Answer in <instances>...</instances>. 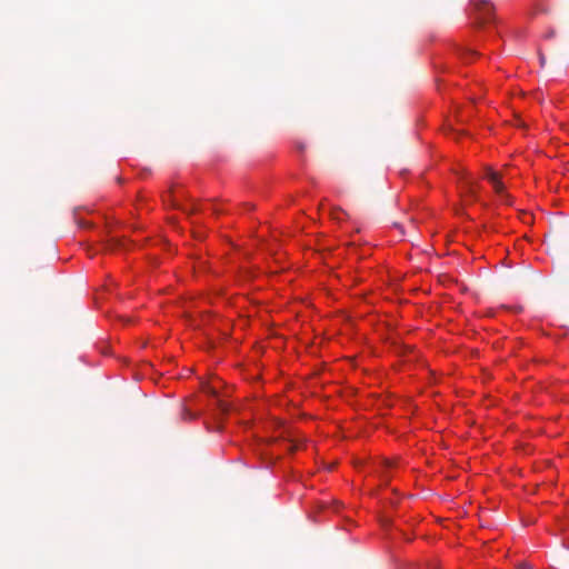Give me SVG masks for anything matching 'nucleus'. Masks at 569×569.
<instances>
[{
	"instance_id": "obj_1",
	"label": "nucleus",
	"mask_w": 569,
	"mask_h": 569,
	"mask_svg": "<svg viewBox=\"0 0 569 569\" xmlns=\"http://www.w3.org/2000/svg\"><path fill=\"white\" fill-rule=\"evenodd\" d=\"M486 178L492 183L495 191L506 201L508 202L509 194L505 192V186L501 182L500 176L498 172L487 169Z\"/></svg>"
},
{
	"instance_id": "obj_2",
	"label": "nucleus",
	"mask_w": 569,
	"mask_h": 569,
	"mask_svg": "<svg viewBox=\"0 0 569 569\" xmlns=\"http://www.w3.org/2000/svg\"><path fill=\"white\" fill-rule=\"evenodd\" d=\"M486 178L492 183L495 191L506 201L508 202L509 194L505 192V186L501 182L500 176L498 172L487 169Z\"/></svg>"
},
{
	"instance_id": "obj_3",
	"label": "nucleus",
	"mask_w": 569,
	"mask_h": 569,
	"mask_svg": "<svg viewBox=\"0 0 569 569\" xmlns=\"http://www.w3.org/2000/svg\"><path fill=\"white\" fill-rule=\"evenodd\" d=\"M476 6L481 14V17H480L481 22L482 23L488 22L490 20V10H491L490 3L487 0H482L481 4H476Z\"/></svg>"
},
{
	"instance_id": "obj_4",
	"label": "nucleus",
	"mask_w": 569,
	"mask_h": 569,
	"mask_svg": "<svg viewBox=\"0 0 569 569\" xmlns=\"http://www.w3.org/2000/svg\"><path fill=\"white\" fill-rule=\"evenodd\" d=\"M466 191L467 193L472 198L476 199L477 188L476 184L471 181H468L466 184Z\"/></svg>"
},
{
	"instance_id": "obj_5",
	"label": "nucleus",
	"mask_w": 569,
	"mask_h": 569,
	"mask_svg": "<svg viewBox=\"0 0 569 569\" xmlns=\"http://www.w3.org/2000/svg\"><path fill=\"white\" fill-rule=\"evenodd\" d=\"M171 202H172V206H173V207H177V208L181 209L182 211H184V212H187V213H189V212H193V211H196V210H197V208H196V207H192V208H190V209H189V208H186V207H181V206L178 203V201H177L176 197H173V199H172V201H171Z\"/></svg>"
},
{
	"instance_id": "obj_6",
	"label": "nucleus",
	"mask_w": 569,
	"mask_h": 569,
	"mask_svg": "<svg viewBox=\"0 0 569 569\" xmlns=\"http://www.w3.org/2000/svg\"><path fill=\"white\" fill-rule=\"evenodd\" d=\"M518 569H533V567L528 562H521L518 565Z\"/></svg>"
},
{
	"instance_id": "obj_7",
	"label": "nucleus",
	"mask_w": 569,
	"mask_h": 569,
	"mask_svg": "<svg viewBox=\"0 0 569 569\" xmlns=\"http://www.w3.org/2000/svg\"><path fill=\"white\" fill-rule=\"evenodd\" d=\"M220 407H221V410H222V411H227V410H228L227 406H226V405H223V403H220Z\"/></svg>"
},
{
	"instance_id": "obj_8",
	"label": "nucleus",
	"mask_w": 569,
	"mask_h": 569,
	"mask_svg": "<svg viewBox=\"0 0 569 569\" xmlns=\"http://www.w3.org/2000/svg\"><path fill=\"white\" fill-rule=\"evenodd\" d=\"M540 62L542 66L545 64V58L542 56L540 57Z\"/></svg>"
},
{
	"instance_id": "obj_9",
	"label": "nucleus",
	"mask_w": 569,
	"mask_h": 569,
	"mask_svg": "<svg viewBox=\"0 0 569 569\" xmlns=\"http://www.w3.org/2000/svg\"><path fill=\"white\" fill-rule=\"evenodd\" d=\"M391 465H392V463H391L390 461H386V466H387V467H391Z\"/></svg>"
}]
</instances>
